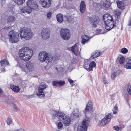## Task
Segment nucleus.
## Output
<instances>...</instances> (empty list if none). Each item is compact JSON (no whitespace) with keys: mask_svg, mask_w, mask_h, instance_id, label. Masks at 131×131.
Segmentation results:
<instances>
[{"mask_svg":"<svg viewBox=\"0 0 131 131\" xmlns=\"http://www.w3.org/2000/svg\"><path fill=\"white\" fill-rule=\"evenodd\" d=\"M89 20L93 23L92 26L93 27H96L97 25L99 22V17L96 16H94L90 17Z\"/></svg>","mask_w":131,"mask_h":131,"instance_id":"obj_12","label":"nucleus"},{"mask_svg":"<svg viewBox=\"0 0 131 131\" xmlns=\"http://www.w3.org/2000/svg\"><path fill=\"white\" fill-rule=\"evenodd\" d=\"M90 119L88 118L84 120L82 123L81 126H79L78 127L77 131H87V125Z\"/></svg>","mask_w":131,"mask_h":131,"instance_id":"obj_7","label":"nucleus"},{"mask_svg":"<svg viewBox=\"0 0 131 131\" xmlns=\"http://www.w3.org/2000/svg\"><path fill=\"white\" fill-rule=\"evenodd\" d=\"M55 116L59 119L62 121L65 126H68L70 125L71 119L66 115L60 112H57L56 113Z\"/></svg>","mask_w":131,"mask_h":131,"instance_id":"obj_2","label":"nucleus"},{"mask_svg":"<svg viewBox=\"0 0 131 131\" xmlns=\"http://www.w3.org/2000/svg\"><path fill=\"white\" fill-rule=\"evenodd\" d=\"M105 28L107 30H110L113 28L114 26V23L113 19L109 22H106L105 23Z\"/></svg>","mask_w":131,"mask_h":131,"instance_id":"obj_16","label":"nucleus"},{"mask_svg":"<svg viewBox=\"0 0 131 131\" xmlns=\"http://www.w3.org/2000/svg\"><path fill=\"white\" fill-rule=\"evenodd\" d=\"M71 62L72 63L74 64L77 62V60L76 59L73 58L71 60Z\"/></svg>","mask_w":131,"mask_h":131,"instance_id":"obj_46","label":"nucleus"},{"mask_svg":"<svg viewBox=\"0 0 131 131\" xmlns=\"http://www.w3.org/2000/svg\"><path fill=\"white\" fill-rule=\"evenodd\" d=\"M60 34L62 39L68 40L70 37V34L69 29L67 28L62 29L60 31Z\"/></svg>","mask_w":131,"mask_h":131,"instance_id":"obj_6","label":"nucleus"},{"mask_svg":"<svg viewBox=\"0 0 131 131\" xmlns=\"http://www.w3.org/2000/svg\"><path fill=\"white\" fill-rule=\"evenodd\" d=\"M115 14L117 16H119L121 14V12L120 10H117L115 11Z\"/></svg>","mask_w":131,"mask_h":131,"instance_id":"obj_45","label":"nucleus"},{"mask_svg":"<svg viewBox=\"0 0 131 131\" xmlns=\"http://www.w3.org/2000/svg\"><path fill=\"white\" fill-rule=\"evenodd\" d=\"M127 131H131V125L128 127Z\"/></svg>","mask_w":131,"mask_h":131,"instance_id":"obj_51","label":"nucleus"},{"mask_svg":"<svg viewBox=\"0 0 131 131\" xmlns=\"http://www.w3.org/2000/svg\"><path fill=\"white\" fill-rule=\"evenodd\" d=\"M27 6L32 9L36 10L38 9V7L36 2L34 0H28L26 2Z\"/></svg>","mask_w":131,"mask_h":131,"instance_id":"obj_10","label":"nucleus"},{"mask_svg":"<svg viewBox=\"0 0 131 131\" xmlns=\"http://www.w3.org/2000/svg\"><path fill=\"white\" fill-rule=\"evenodd\" d=\"M32 9L31 8L28 6H25L21 8L20 12L21 13H26L30 14L32 11Z\"/></svg>","mask_w":131,"mask_h":131,"instance_id":"obj_15","label":"nucleus"},{"mask_svg":"<svg viewBox=\"0 0 131 131\" xmlns=\"http://www.w3.org/2000/svg\"><path fill=\"white\" fill-rule=\"evenodd\" d=\"M126 101L127 102H128V101L127 100H126Z\"/></svg>","mask_w":131,"mask_h":131,"instance_id":"obj_59","label":"nucleus"},{"mask_svg":"<svg viewBox=\"0 0 131 131\" xmlns=\"http://www.w3.org/2000/svg\"><path fill=\"white\" fill-rule=\"evenodd\" d=\"M53 58L52 56L51 55L48 53V55L47 56L44 62L45 63L48 64L52 61Z\"/></svg>","mask_w":131,"mask_h":131,"instance_id":"obj_23","label":"nucleus"},{"mask_svg":"<svg viewBox=\"0 0 131 131\" xmlns=\"http://www.w3.org/2000/svg\"><path fill=\"white\" fill-rule=\"evenodd\" d=\"M52 0H41V4L44 7H49Z\"/></svg>","mask_w":131,"mask_h":131,"instance_id":"obj_14","label":"nucleus"},{"mask_svg":"<svg viewBox=\"0 0 131 131\" xmlns=\"http://www.w3.org/2000/svg\"><path fill=\"white\" fill-rule=\"evenodd\" d=\"M48 55V53L45 51H42L39 53L38 58L42 62H44L47 56Z\"/></svg>","mask_w":131,"mask_h":131,"instance_id":"obj_13","label":"nucleus"},{"mask_svg":"<svg viewBox=\"0 0 131 131\" xmlns=\"http://www.w3.org/2000/svg\"><path fill=\"white\" fill-rule=\"evenodd\" d=\"M55 69H56V70H58V68H57V67H56V68H55Z\"/></svg>","mask_w":131,"mask_h":131,"instance_id":"obj_58","label":"nucleus"},{"mask_svg":"<svg viewBox=\"0 0 131 131\" xmlns=\"http://www.w3.org/2000/svg\"><path fill=\"white\" fill-rule=\"evenodd\" d=\"M128 25L129 26L131 25V17H130L129 19V20L128 23Z\"/></svg>","mask_w":131,"mask_h":131,"instance_id":"obj_50","label":"nucleus"},{"mask_svg":"<svg viewBox=\"0 0 131 131\" xmlns=\"http://www.w3.org/2000/svg\"><path fill=\"white\" fill-rule=\"evenodd\" d=\"M117 4L118 8L121 9H123L125 7V4L122 2L118 1L116 2Z\"/></svg>","mask_w":131,"mask_h":131,"instance_id":"obj_25","label":"nucleus"},{"mask_svg":"<svg viewBox=\"0 0 131 131\" xmlns=\"http://www.w3.org/2000/svg\"><path fill=\"white\" fill-rule=\"evenodd\" d=\"M20 67L23 71L26 73L33 71L34 68L33 64L30 62H27L25 65L21 66Z\"/></svg>","mask_w":131,"mask_h":131,"instance_id":"obj_5","label":"nucleus"},{"mask_svg":"<svg viewBox=\"0 0 131 131\" xmlns=\"http://www.w3.org/2000/svg\"><path fill=\"white\" fill-rule=\"evenodd\" d=\"M92 107L91 102V101H89L88 103V104L86 106V107Z\"/></svg>","mask_w":131,"mask_h":131,"instance_id":"obj_47","label":"nucleus"},{"mask_svg":"<svg viewBox=\"0 0 131 131\" xmlns=\"http://www.w3.org/2000/svg\"><path fill=\"white\" fill-rule=\"evenodd\" d=\"M12 107L15 111H18L19 110L18 108L16 106V105L14 104L13 105Z\"/></svg>","mask_w":131,"mask_h":131,"instance_id":"obj_44","label":"nucleus"},{"mask_svg":"<svg viewBox=\"0 0 131 131\" xmlns=\"http://www.w3.org/2000/svg\"><path fill=\"white\" fill-rule=\"evenodd\" d=\"M128 51L127 49L125 48H123L121 49V52L123 54L127 53Z\"/></svg>","mask_w":131,"mask_h":131,"instance_id":"obj_38","label":"nucleus"},{"mask_svg":"<svg viewBox=\"0 0 131 131\" xmlns=\"http://www.w3.org/2000/svg\"><path fill=\"white\" fill-rule=\"evenodd\" d=\"M52 15V12H49L47 13V16L48 19H50L51 18Z\"/></svg>","mask_w":131,"mask_h":131,"instance_id":"obj_43","label":"nucleus"},{"mask_svg":"<svg viewBox=\"0 0 131 131\" xmlns=\"http://www.w3.org/2000/svg\"><path fill=\"white\" fill-rule=\"evenodd\" d=\"M65 82L64 81H53L52 84L54 86H62L65 84Z\"/></svg>","mask_w":131,"mask_h":131,"instance_id":"obj_20","label":"nucleus"},{"mask_svg":"<svg viewBox=\"0 0 131 131\" xmlns=\"http://www.w3.org/2000/svg\"><path fill=\"white\" fill-rule=\"evenodd\" d=\"M33 54V51L29 49L28 47L22 48L19 52V56L20 58L25 61H28L30 58Z\"/></svg>","mask_w":131,"mask_h":131,"instance_id":"obj_1","label":"nucleus"},{"mask_svg":"<svg viewBox=\"0 0 131 131\" xmlns=\"http://www.w3.org/2000/svg\"><path fill=\"white\" fill-rule=\"evenodd\" d=\"M15 3L19 5L23 4L25 2V0H14Z\"/></svg>","mask_w":131,"mask_h":131,"instance_id":"obj_33","label":"nucleus"},{"mask_svg":"<svg viewBox=\"0 0 131 131\" xmlns=\"http://www.w3.org/2000/svg\"><path fill=\"white\" fill-rule=\"evenodd\" d=\"M12 123V119L10 118H8L6 120V123L8 125H10Z\"/></svg>","mask_w":131,"mask_h":131,"instance_id":"obj_40","label":"nucleus"},{"mask_svg":"<svg viewBox=\"0 0 131 131\" xmlns=\"http://www.w3.org/2000/svg\"><path fill=\"white\" fill-rule=\"evenodd\" d=\"M95 63L94 61H92L90 63L89 65L88 69L89 71H91L92 70V68L95 67Z\"/></svg>","mask_w":131,"mask_h":131,"instance_id":"obj_31","label":"nucleus"},{"mask_svg":"<svg viewBox=\"0 0 131 131\" xmlns=\"http://www.w3.org/2000/svg\"><path fill=\"white\" fill-rule=\"evenodd\" d=\"M46 85L43 83H42L39 85L38 87V91L37 92V94L40 98L45 97V94L44 89L46 88Z\"/></svg>","mask_w":131,"mask_h":131,"instance_id":"obj_8","label":"nucleus"},{"mask_svg":"<svg viewBox=\"0 0 131 131\" xmlns=\"http://www.w3.org/2000/svg\"><path fill=\"white\" fill-rule=\"evenodd\" d=\"M103 5L104 7L105 8L109 7L110 6V3L107 0L104 1L102 4Z\"/></svg>","mask_w":131,"mask_h":131,"instance_id":"obj_32","label":"nucleus"},{"mask_svg":"<svg viewBox=\"0 0 131 131\" xmlns=\"http://www.w3.org/2000/svg\"><path fill=\"white\" fill-rule=\"evenodd\" d=\"M100 54V52L98 50H96L94 51L92 53L91 57L92 58H94L98 57Z\"/></svg>","mask_w":131,"mask_h":131,"instance_id":"obj_27","label":"nucleus"},{"mask_svg":"<svg viewBox=\"0 0 131 131\" xmlns=\"http://www.w3.org/2000/svg\"><path fill=\"white\" fill-rule=\"evenodd\" d=\"M58 129H61L62 128L63 124L61 122H59L58 123Z\"/></svg>","mask_w":131,"mask_h":131,"instance_id":"obj_42","label":"nucleus"},{"mask_svg":"<svg viewBox=\"0 0 131 131\" xmlns=\"http://www.w3.org/2000/svg\"><path fill=\"white\" fill-rule=\"evenodd\" d=\"M114 109L116 110H118V107L116 105L114 106Z\"/></svg>","mask_w":131,"mask_h":131,"instance_id":"obj_52","label":"nucleus"},{"mask_svg":"<svg viewBox=\"0 0 131 131\" xmlns=\"http://www.w3.org/2000/svg\"><path fill=\"white\" fill-rule=\"evenodd\" d=\"M97 32L99 33V34H104L106 32L104 29H101L99 28L97 29L96 30Z\"/></svg>","mask_w":131,"mask_h":131,"instance_id":"obj_36","label":"nucleus"},{"mask_svg":"<svg viewBox=\"0 0 131 131\" xmlns=\"http://www.w3.org/2000/svg\"><path fill=\"white\" fill-rule=\"evenodd\" d=\"M2 90L0 88V93H2Z\"/></svg>","mask_w":131,"mask_h":131,"instance_id":"obj_57","label":"nucleus"},{"mask_svg":"<svg viewBox=\"0 0 131 131\" xmlns=\"http://www.w3.org/2000/svg\"><path fill=\"white\" fill-rule=\"evenodd\" d=\"M77 44H75L71 47V49L72 52L75 55H77L79 54L78 48L77 47Z\"/></svg>","mask_w":131,"mask_h":131,"instance_id":"obj_19","label":"nucleus"},{"mask_svg":"<svg viewBox=\"0 0 131 131\" xmlns=\"http://www.w3.org/2000/svg\"><path fill=\"white\" fill-rule=\"evenodd\" d=\"M68 80L69 82L71 84L73 83V81L71 79L69 78Z\"/></svg>","mask_w":131,"mask_h":131,"instance_id":"obj_48","label":"nucleus"},{"mask_svg":"<svg viewBox=\"0 0 131 131\" xmlns=\"http://www.w3.org/2000/svg\"><path fill=\"white\" fill-rule=\"evenodd\" d=\"M112 117L111 114L110 113L106 115L102 119L100 122L101 125L103 126L108 123L110 121Z\"/></svg>","mask_w":131,"mask_h":131,"instance_id":"obj_9","label":"nucleus"},{"mask_svg":"<svg viewBox=\"0 0 131 131\" xmlns=\"http://www.w3.org/2000/svg\"><path fill=\"white\" fill-rule=\"evenodd\" d=\"M1 64L2 66H5L9 64L8 61L6 60H2L0 61Z\"/></svg>","mask_w":131,"mask_h":131,"instance_id":"obj_30","label":"nucleus"},{"mask_svg":"<svg viewBox=\"0 0 131 131\" xmlns=\"http://www.w3.org/2000/svg\"><path fill=\"white\" fill-rule=\"evenodd\" d=\"M10 87L11 89L16 92H18L20 90V88L18 86L11 85Z\"/></svg>","mask_w":131,"mask_h":131,"instance_id":"obj_28","label":"nucleus"},{"mask_svg":"<svg viewBox=\"0 0 131 131\" xmlns=\"http://www.w3.org/2000/svg\"><path fill=\"white\" fill-rule=\"evenodd\" d=\"M117 112L116 111H113V113L114 114H117Z\"/></svg>","mask_w":131,"mask_h":131,"instance_id":"obj_54","label":"nucleus"},{"mask_svg":"<svg viewBox=\"0 0 131 131\" xmlns=\"http://www.w3.org/2000/svg\"><path fill=\"white\" fill-rule=\"evenodd\" d=\"M56 17L57 21L59 23H61L63 21V16L61 14H57L56 16Z\"/></svg>","mask_w":131,"mask_h":131,"instance_id":"obj_22","label":"nucleus"},{"mask_svg":"<svg viewBox=\"0 0 131 131\" xmlns=\"http://www.w3.org/2000/svg\"><path fill=\"white\" fill-rule=\"evenodd\" d=\"M127 63L124 66L125 68L131 69V57H128L126 60Z\"/></svg>","mask_w":131,"mask_h":131,"instance_id":"obj_21","label":"nucleus"},{"mask_svg":"<svg viewBox=\"0 0 131 131\" xmlns=\"http://www.w3.org/2000/svg\"><path fill=\"white\" fill-rule=\"evenodd\" d=\"M5 71V69L4 68H2L1 69V71L4 72Z\"/></svg>","mask_w":131,"mask_h":131,"instance_id":"obj_55","label":"nucleus"},{"mask_svg":"<svg viewBox=\"0 0 131 131\" xmlns=\"http://www.w3.org/2000/svg\"><path fill=\"white\" fill-rule=\"evenodd\" d=\"M125 61L124 58L123 56L121 57L119 59V63L121 64H122Z\"/></svg>","mask_w":131,"mask_h":131,"instance_id":"obj_37","label":"nucleus"},{"mask_svg":"<svg viewBox=\"0 0 131 131\" xmlns=\"http://www.w3.org/2000/svg\"><path fill=\"white\" fill-rule=\"evenodd\" d=\"M127 90L129 95L131 96V85L128 84L127 86Z\"/></svg>","mask_w":131,"mask_h":131,"instance_id":"obj_35","label":"nucleus"},{"mask_svg":"<svg viewBox=\"0 0 131 131\" xmlns=\"http://www.w3.org/2000/svg\"><path fill=\"white\" fill-rule=\"evenodd\" d=\"M107 81L106 80H104V83L105 84H107L108 83H107Z\"/></svg>","mask_w":131,"mask_h":131,"instance_id":"obj_53","label":"nucleus"},{"mask_svg":"<svg viewBox=\"0 0 131 131\" xmlns=\"http://www.w3.org/2000/svg\"><path fill=\"white\" fill-rule=\"evenodd\" d=\"M79 114V109L78 108L74 109L71 113V116H74L76 117H78Z\"/></svg>","mask_w":131,"mask_h":131,"instance_id":"obj_26","label":"nucleus"},{"mask_svg":"<svg viewBox=\"0 0 131 131\" xmlns=\"http://www.w3.org/2000/svg\"><path fill=\"white\" fill-rule=\"evenodd\" d=\"M32 30L27 28L23 27L20 30V35L21 37L26 40L31 38L34 36Z\"/></svg>","mask_w":131,"mask_h":131,"instance_id":"obj_3","label":"nucleus"},{"mask_svg":"<svg viewBox=\"0 0 131 131\" xmlns=\"http://www.w3.org/2000/svg\"><path fill=\"white\" fill-rule=\"evenodd\" d=\"M92 107H86L85 109V110L84 112L85 114L87 113V112L91 111L92 109Z\"/></svg>","mask_w":131,"mask_h":131,"instance_id":"obj_41","label":"nucleus"},{"mask_svg":"<svg viewBox=\"0 0 131 131\" xmlns=\"http://www.w3.org/2000/svg\"><path fill=\"white\" fill-rule=\"evenodd\" d=\"M8 37L10 41L12 43L17 42L19 39L18 33L13 30L9 32L8 35Z\"/></svg>","mask_w":131,"mask_h":131,"instance_id":"obj_4","label":"nucleus"},{"mask_svg":"<svg viewBox=\"0 0 131 131\" xmlns=\"http://www.w3.org/2000/svg\"><path fill=\"white\" fill-rule=\"evenodd\" d=\"M86 9V5L84 2L83 1L81 2L80 4V11L81 13L84 12Z\"/></svg>","mask_w":131,"mask_h":131,"instance_id":"obj_24","label":"nucleus"},{"mask_svg":"<svg viewBox=\"0 0 131 131\" xmlns=\"http://www.w3.org/2000/svg\"><path fill=\"white\" fill-rule=\"evenodd\" d=\"M93 6L95 7H97L99 5V4L96 3H94L93 4Z\"/></svg>","mask_w":131,"mask_h":131,"instance_id":"obj_49","label":"nucleus"},{"mask_svg":"<svg viewBox=\"0 0 131 131\" xmlns=\"http://www.w3.org/2000/svg\"><path fill=\"white\" fill-rule=\"evenodd\" d=\"M113 128L116 131H121L122 129V127H119L117 126H115L113 127Z\"/></svg>","mask_w":131,"mask_h":131,"instance_id":"obj_39","label":"nucleus"},{"mask_svg":"<svg viewBox=\"0 0 131 131\" xmlns=\"http://www.w3.org/2000/svg\"><path fill=\"white\" fill-rule=\"evenodd\" d=\"M120 74V72L119 71H117L113 73L111 75V78L112 80H114L116 77Z\"/></svg>","mask_w":131,"mask_h":131,"instance_id":"obj_29","label":"nucleus"},{"mask_svg":"<svg viewBox=\"0 0 131 131\" xmlns=\"http://www.w3.org/2000/svg\"><path fill=\"white\" fill-rule=\"evenodd\" d=\"M50 32L49 29L47 28H44L41 32L42 38L44 39H46L50 36Z\"/></svg>","mask_w":131,"mask_h":131,"instance_id":"obj_11","label":"nucleus"},{"mask_svg":"<svg viewBox=\"0 0 131 131\" xmlns=\"http://www.w3.org/2000/svg\"><path fill=\"white\" fill-rule=\"evenodd\" d=\"M14 17L13 16H11L8 17L7 20L8 22L12 23L14 21Z\"/></svg>","mask_w":131,"mask_h":131,"instance_id":"obj_34","label":"nucleus"},{"mask_svg":"<svg viewBox=\"0 0 131 131\" xmlns=\"http://www.w3.org/2000/svg\"><path fill=\"white\" fill-rule=\"evenodd\" d=\"M103 18L105 24L106 22H109L113 19L111 15L109 14H105L103 16Z\"/></svg>","mask_w":131,"mask_h":131,"instance_id":"obj_18","label":"nucleus"},{"mask_svg":"<svg viewBox=\"0 0 131 131\" xmlns=\"http://www.w3.org/2000/svg\"><path fill=\"white\" fill-rule=\"evenodd\" d=\"M81 38L82 39L81 43L83 44H85L89 41L90 39L91 38H90L88 36L83 34L82 35Z\"/></svg>","mask_w":131,"mask_h":131,"instance_id":"obj_17","label":"nucleus"},{"mask_svg":"<svg viewBox=\"0 0 131 131\" xmlns=\"http://www.w3.org/2000/svg\"><path fill=\"white\" fill-rule=\"evenodd\" d=\"M6 29H7V27H4V28H2L1 29V31H2L4 29H6Z\"/></svg>","mask_w":131,"mask_h":131,"instance_id":"obj_56","label":"nucleus"}]
</instances>
